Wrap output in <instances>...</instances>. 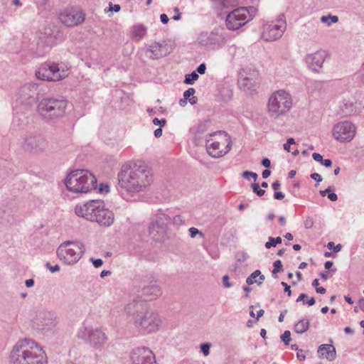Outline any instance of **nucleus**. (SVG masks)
Here are the masks:
<instances>
[{"label": "nucleus", "instance_id": "f257e3e1", "mask_svg": "<svg viewBox=\"0 0 364 364\" xmlns=\"http://www.w3.org/2000/svg\"><path fill=\"white\" fill-rule=\"evenodd\" d=\"M153 182V175L148 166L135 161L124 163L117 173V188L123 197L134 196L144 192Z\"/></svg>", "mask_w": 364, "mask_h": 364}, {"label": "nucleus", "instance_id": "7c9ffc66", "mask_svg": "<svg viewBox=\"0 0 364 364\" xmlns=\"http://www.w3.org/2000/svg\"><path fill=\"white\" fill-rule=\"evenodd\" d=\"M239 85L244 90H251L255 87V81L247 77H241L239 80Z\"/></svg>", "mask_w": 364, "mask_h": 364}, {"label": "nucleus", "instance_id": "20e7f679", "mask_svg": "<svg viewBox=\"0 0 364 364\" xmlns=\"http://www.w3.org/2000/svg\"><path fill=\"white\" fill-rule=\"evenodd\" d=\"M65 185L70 192L86 193L96 189L97 178L87 170L75 169L68 174Z\"/></svg>", "mask_w": 364, "mask_h": 364}, {"label": "nucleus", "instance_id": "9b49d317", "mask_svg": "<svg viewBox=\"0 0 364 364\" xmlns=\"http://www.w3.org/2000/svg\"><path fill=\"white\" fill-rule=\"evenodd\" d=\"M224 132L218 131L212 132L207 136L205 139V146L207 151L210 156L213 158H219L228 154L231 149V142L229 141L225 149H220V139L223 138Z\"/></svg>", "mask_w": 364, "mask_h": 364}, {"label": "nucleus", "instance_id": "3c124183", "mask_svg": "<svg viewBox=\"0 0 364 364\" xmlns=\"http://www.w3.org/2000/svg\"><path fill=\"white\" fill-rule=\"evenodd\" d=\"M223 283L225 288H230L232 286V284L229 282V277L228 275L223 277Z\"/></svg>", "mask_w": 364, "mask_h": 364}, {"label": "nucleus", "instance_id": "0e129e2a", "mask_svg": "<svg viewBox=\"0 0 364 364\" xmlns=\"http://www.w3.org/2000/svg\"><path fill=\"white\" fill-rule=\"evenodd\" d=\"M261 164L265 168H269L271 166V161L268 158H264L261 161Z\"/></svg>", "mask_w": 364, "mask_h": 364}, {"label": "nucleus", "instance_id": "cd10ccee", "mask_svg": "<svg viewBox=\"0 0 364 364\" xmlns=\"http://www.w3.org/2000/svg\"><path fill=\"white\" fill-rule=\"evenodd\" d=\"M341 114L345 117L355 115L359 112L352 102H343L341 106Z\"/></svg>", "mask_w": 364, "mask_h": 364}, {"label": "nucleus", "instance_id": "8fccbe9b", "mask_svg": "<svg viewBox=\"0 0 364 364\" xmlns=\"http://www.w3.org/2000/svg\"><path fill=\"white\" fill-rule=\"evenodd\" d=\"M153 123H154V125H159L160 127H162L166 125V120L164 118H163L161 119H159L158 118H154L153 119Z\"/></svg>", "mask_w": 364, "mask_h": 364}, {"label": "nucleus", "instance_id": "412c9836", "mask_svg": "<svg viewBox=\"0 0 364 364\" xmlns=\"http://www.w3.org/2000/svg\"><path fill=\"white\" fill-rule=\"evenodd\" d=\"M326 53L324 51H317L313 54L308 55L306 58L308 66L314 71H318L321 68L325 61Z\"/></svg>", "mask_w": 364, "mask_h": 364}, {"label": "nucleus", "instance_id": "c03bdc74", "mask_svg": "<svg viewBox=\"0 0 364 364\" xmlns=\"http://www.w3.org/2000/svg\"><path fill=\"white\" fill-rule=\"evenodd\" d=\"M242 177L245 179L250 180V177H252L255 181L257 179L258 175L252 171H245L242 173Z\"/></svg>", "mask_w": 364, "mask_h": 364}, {"label": "nucleus", "instance_id": "7ed1b4c3", "mask_svg": "<svg viewBox=\"0 0 364 364\" xmlns=\"http://www.w3.org/2000/svg\"><path fill=\"white\" fill-rule=\"evenodd\" d=\"M11 364H46L47 361L37 343L28 338L18 341L10 354Z\"/></svg>", "mask_w": 364, "mask_h": 364}, {"label": "nucleus", "instance_id": "f3484780", "mask_svg": "<svg viewBox=\"0 0 364 364\" xmlns=\"http://www.w3.org/2000/svg\"><path fill=\"white\" fill-rule=\"evenodd\" d=\"M17 100L21 104L31 105L38 98V86L34 83H27L21 86L18 92Z\"/></svg>", "mask_w": 364, "mask_h": 364}, {"label": "nucleus", "instance_id": "9d476101", "mask_svg": "<svg viewBox=\"0 0 364 364\" xmlns=\"http://www.w3.org/2000/svg\"><path fill=\"white\" fill-rule=\"evenodd\" d=\"M21 147L26 151L33 154H42L48 148V142L46 139L38 133H29L23 138Z\"/></svg>", "mask_w": 364, "mask_h": 364}, {"label": "nucleus", "instance_id": "c756f323", "mask_svg": "<svg viewBox=\"0 0 364 364\" xmlns=\"http://www.w3.org/2000/svg\"><path fill=\"white\" fill-rule=\"evenodd\" d=\"M92 330V327L82 326L79 329L77 336L82 340L89 341Z\"/></svg>", "mask_w": 364, "mask_h": 364}, {"label": "nucleus", "instance_id": "0eeeda50", "mask_svg": "<svg viewBox=\"0 0 364 364\" xmlns=\"http://www.w3.org/2000/svg\"><path fill=\"white\" fill-rule=\"evenodd\" d=\"M84 252L85 248L82 242L69 240L60 244L56 251L58 259L70 265L77 263Z\"/></svg>", "mask_w": 364, "mask_h": 364}, {"label": "nucleus", "instance_id": "49530a36", "mask_svg": "<svg viewBox=\"0 0 364 364\" xmlns=\"http://www.w3.org/2000/svg\"><path fill=\"white\" fill-rule=\"evenodd\" d=\"M46 267L51 273H55V272H58L60 270V266L59 265L55 264L54 266H52L50 262H47L46 264Z\"/></svg>", "mask_w": 364, "mask_h": 364}, {"label": "nucleus", "instance_id": "4d7b16f0", "mask_svg": "<svg viewBox=\"0 0 364 364\" xmlns=\"http://www.w3.org/2000/svg\"><path fill=\"white\" fill-rule=\"evenodd\" d=\"M310 177L316 181V182L319 183L321 181H322V177L321 176L320 174H318V173H313L310 175Z\"/></svg>", "mask_w": 364, "mask_h": 364}, {"label": "nucleus", "instance_id": "e2e57ef3", "mask_svg": "<svg viewBox=\"0 0 364 364\" xmlns=\"http://www.w3.org/2000/svg\"><path fill=\"white\" fill-rule=\"evenodd\" d=\"M274 198L276 200H282L284 198V193L281 191H275L274 193Z\"/></svg>", "mask_w": 364, "mask_h": 364}, {"label": "nucleus", "instance_id": "37998d69", "mask_svg": "<svg viewBox=\"0 0 364 364\" xmlns=\"http://www.w3.org/2000/svg\"><path fill=\"white\" fill-rule=\"evenodd\" d=\"M173 224L177 227H179L184 224L185 220L183 219V218L178 215H175L172 219Z\"/></svg>", "mask_w": 364, "mask_h": 364}, {"label": "nucleus", "instance_id": "a878e982", "mask_svg": "<svg viewBox=\"0 0 364 364\" xmlns=\"http://www.w3.org/2000/svg\"><path fill=\"white\" fill-rule=\"evenodd\" d=\"M106 340V336L101 330L96 328L92 330L89 342L92 345L103 344Z\"/></svg>", "mask_w": 364, "mask_h": 364}, {"label": "nucleus", "instance_id": "1a4fd4ad", "mask_svg": "<svg viewBox=\"0 0 364 364\" xmlns=\"http://www.w3.org/2000/svg\"><path fill=\"white\" fill-rule=\"evenodd\" d=\"M171 218L163 213L156 215L154 220L149 227V234L154 240L162 242L166 240L168 234V225L171 223Z\"/></svg>", "mask_w": 364, "mask_h": 364}, {"label": "nucleus", "instance_id": "423d86ee", "mask_svg": "<svg viewBox=\"0 0 364 364\" xmlns=\"http://www.w3.org/2000/svg\"><path fill=\"white\" fill-rule=\"evenodd\" d=\"M291 98L288 92L279 90L269 97L267 108L270 117L277 118L286 114L291 107Z\"/></svg>", "mask_w": 364, "mask_h": 364}, {"label": "nucleus", "instance_id": "473e14b6", "mask_svg": "<svg viewBox=\"0 0 364 364\" xmlns=\"http://www.w3.org/2000/svg\"><path fill=\"white\" fill-rule=\"evenodd\" d=\"M196 90L193 87H190L186 90L183 92V97L185 98V100H188L191 105H195L198 101L197 97L193 96Z\"/></svg>", "mask_w": 364, "mask_h": 364}, {"label": "nucleus", "instance_id": "5fc2aeb1", "mask_svg": "<svg viewBox=\"0 0 364 364\" xmlns=\"http://www.w3.org/2000/svg\"><path fill=\"white\" fill-rule=\"evenodd\" d=\"M281 284L284 287V292L287 294V296L289 297L291 296V289H290V286L288 285L286 282H281Z\"/></svg>", "mask_w": 364, "mask_h": 364}, {"label": "nucleus", "instance_id": "a18cd8bd", "mask_svg": "<svg viewBox=\"0 0 364 364\" xmlns=\"http://www.w3.org/2000/svg\"><path fill=\"white\" fill-rule=\"evenodd\" d=\"M327 247L329 250L333 249L335 252H339L341 250L342 245L341 244H338L337 245L335 246L333 242H329L327 244Z\"/></svg>", "mask_w": 364, "mask_h": 364}, {"label": "nucleus", "instance_id": "680f3d73", "mask_svg": "<svg viewBox=\"0 0 364 364\" xmlns=\"http://www.w3.org/2000/svg\"><path fill=\"white\" fill-rule=\"evenodd\" d=\"M358 77L360 78V81L364 83V63H363L359 73H358Z\"/></svg>", "mask_w": 364, "mask_h": 364}, {"label": "nucleus", "instance_id": "a211bd4d", "mask_svg": "<svg viewBox=\"0 0 364 364\" xmlns=\"http://www.w3.org/2000/svg\"><path fill=\"white\" fill-rule=\"evenodd\" d=\"M144 53L149 58L158 60L170 54L171 50L165 41L154 42L144 48Z\"/></svg>", "mask_w": 364, "mask_h": 364}, {"label": "nucleus", "instance_id": "f704fd0d", "mask_svg": "<svg viewBox=\"0 0 364 364\" xmlns=\"http://www.w3.org/2000/svg\"><path fill=\"white\" fill-rule=\"evenodd\" d=\"M198 77V74L196 71H193L191 73L186 75L183 82L187 85H193Z\"/></svg>", "mask_w": 364, "mask_h": 364}, {"label": "nucleus", "instance_id": "4be33fe9", "mask_svg": "<svg viewBox=\"0 0 364 364\" xmlns=\"http://www.w3.org/2000/svg\"><path fill=\"white\" fill-rule=\"evenodd\" d=\"M97 219L94 220V222H97L100 225L109 227L114 223V214L109 209L100 208L99 212L96 215Z\"/></svg>", "mask_w": 364, "mask_h": 364}, {"label": "nucleus", "instance_id": "ddd939ff", "mask_svg": "<svg viewBox=\"0 0 364 364\" xmlns=\"http://www.w3.org/2000/svg\"><path fill=\"white\" fill-rule=\"evenodd\" d=\"M251 19L250 11L246 7H240L230 12L225 19V24L229 30H237L245 25Z\"/></svg>", "mask_w": 364, "mask_h": 364}, {"label": "nucleus", "instance_id": "f8f14e48", "mask_svg": "<svg viewBox=\"0 0 364 364\" xmlns=\"http://www.w3.org/2000/svg\"><path fill=\"white\" fill-rule=\"evenodd\" d=\"M68 75L67 70H60L58 65L55 63H45L36 71L38 79L46 81H58Z\"/></svg>", "mask_w": 364, "mask_h": 364}, {"label": "nucleus", "instance_id": "6e6552de", "mask_svg": "<svg viewBox=\"0 0 364 364\" xmlns=\"http://www.w3.org/2000/svg\"><path fill=\"white\" fill-rule=\"evenodd\" d=\"M287 28L285 16L281 14L274 21L263 25L262 37L265 41H274L279 39Z\"/></svg>", "mask_w": 364, "mask_h": 364}, {"label": "nucleus", "instance_id": "2f4dec72", "mask_svg": "<svg viewBox=\"0 0 364 364\" xmlns=\"http://www.w3.org/2000/svg\"><path fill=\"white\" fill-rule=\"evenodd\" d=\"M146 33V28L142 24L134 25L132 28V34L135 37L142 38Z\"/></svg>", "mask_w": 364, "mask_h": 364}, {"label": "nucleus", "instance_id": "5701e85b", "mask_svg": "<svg viewBox=\"0 0 364 364\" xmlns=\"http://www.w3.org/2000/svg\"><path fill=\"white\" fill-rule=\"evenodd\" d=\"M162 294L161 288L156 284H151L147 286H145L142 289V295L144 297V299L146 300H154L156 299Z\"/></svg>", "mask_w": 364, "mask_h": 364}, {"label": "nucleus", "instance_id": "39448f33", "mask_svg": "<svg viewBox=\"0 0 364 364\" xmlns=\"http://www.w3.org/2000/svg\"><path fill=\"white\" fill-rule=\"evenodd\" d=\"M68 104L63 97L43 98L37 106V112L46 122L55 123L65 116Z\"/></svg>", "mask_w": 364, "mask_h": 364}, {"label": "nucleus", "instance_id": "09e8293b", "mask_svg": "<svg viewBox=\"0 0 364 364\" xmlns=\"http://www.w3.org/2000/svg\"><path fill=\"white\" fill-rule=\"evenodd\" d=\"M236 259L240 262H243L247 259V255L243 252H239L236 254Z\"/></svg>", "mask_w": 364, "mask_h": 364}, {"label": "nucleus", "instance_id": "c85d7f7f", "mask_svg": "<svg viewBox=\"0 0 364 364\" xmlns=\"http://www.w3.org/2000/svg\"><path fill=\"white\" fill-rule=\"evenodd\" d=\"M309 321L306 318H303L297 321L294 326V331L299 334H302L308 331L309 328Z\"/></svg>", "mask_w": 364, "mask_h": 364}, {"label": "nucleus", "instance_id": "79ce46f5", "mask_svg": "<svg viewBox=\"0 0 364 364\" xmlns=\"http://www.w3.org/2000/svg\"><path fill=\"white\" fill-rule=\"evenodd\" d=\"M211 344L210 343H204L200 345V350L204 355L207 356L210 354V348Z\"/></svg>", "mask_w": 364, "mask_h": 364}, {"label": "nucleus", "instance_id": "e433bc0d", "mask_svg": "<svg viewBox=\"0 0 364 364\" xmlns=\"http://www.w3.org/2000/svg\"><path fill=\"white\" fill-rule=\"evenodd\" d=\"M274 269L272 270V274L274 278H277V273L283 271V266L281 260L277 259L273 263Z\"/></svg>", "mask_w": 364, "mask_h": 364}, {"label": "nucleus", "instance_id": "774afa93", "mask_svg": "<svg viewBox=\"0 0 364 364\" xmlns=\"http://www.w3.org/2000/svg\"><path fill=\"white\" fill-rule=\"evenodd\" d=\"M321 164L327 168L331 167L332 166V161L329 159H323V162Z\"/></svg>", "mask_w": 364, "mask_h": 364}, {"label": "nucleus", "instance_id": "338daca9", "mask_svg": "<svg viewBox=\"0 0 364 364\" xmlns=\"http://www.w3.org/2000/svg\"><path fill=\"white\" fill-rule=\"evenodd\" d=\"M160 19H161V23L164 24H166L169 21L168 16L165 14H161Z\"/></svg>", "mask_w": 364, "mask_h": 364}, {"label": "nucleus", "instance_id": "72a5a7b5", "mask_svg": "<svg viewBox=\"0 0 364 364\" xmlns=\"http://www.w3.org/2000/svg\"><path fill=\"white\" fill-rule=\"evenodd\" d=\"M282 238L280 237H269L268 241L265 243L264 246L267 249H270L271 247H274L278 244L282 243Z\"/></svg>", "mask_w": 364, "mask_h": 364}, {"label": "nucleus", "instance_id": "58836bf2", "mask_svg": "<svg viewBox=\"0 0 364 364\" xmlns=\"http://www.w3.org/2000/svg\"><path fill=\"white\" fill-rule=\"evenodd\" d=\"M251 188L252 189V191L258 196H262L265 193V191L262 188H260V186L257 183H252L251 185Z\"/></svg>", "mask_w": 364, "mask_h": 364}, {"label": "nucleus", "instance_id": "4c0bfd02", "mask_svg": "<svg viewBox=\"0 0 364 364\" xmlns=\"http://www.w3.org/2000/svg\"><path fill=\"white\" fill-rule=\"evenodd\" d=\"M260 275V270L257 269L253 272L246 279V282L248 285H252L256 282V278Z\"/></svg>", "mask_w": 364, "mask_h": 364}, {"label": "nucleus", "instance_id": "de8ad7c7", "mask_svg": "<svg viewBox=\"0 0 364 364\" xmlns=\"http://www.w3.org/2000/svg\"><path fill=\"white\" fill-rule=\"evenodd\" d=\"M90 262L92 263L93 266L95 267V268H98V267H100L102 264H103V261L102 259H94V258H90Z\"/></svg>", "mask_w": 364, "mask_h": 364}, {"label": "nucleus", "instance_id": "b1692460", "mask_svg": "<svg viewBox=\"0 0 364 364\" xmlns=\"http://www.w3.org/2000/svg\"><path fill=\"white\" fill-rule=\"evenodd\" d=\"M317 353L319 357L325 355V358L329 361L334 360L336 357V348L331 344H321L318 346Z\"/></svg>", "mask_w": 364, "mask_h": 364}, {"label": "nucleus", "instance_id": "bb28decb", "mask_svg": "<svg viewBox=\"0 0 364 364\" xmlns=\"http://www.w3.org/2000/svg\"><path fill=\"white\" fill-rule=\"evenodd\" d=\"M214 6L218 9H228L237 6L240 0H212Z\"/></svg>", "mask_w": 364, "mask_h": 364}, {"label": "nucleus", "instance_id": "603ef678", "mask_svg": "<svg viewBox=\"0 0 364 364\" xmlns=\"http://www.w3.org/2000/svg\"><path fill=\"white\" fill-rule=\"evenodd\" d=\"M205 70H206V65L205 64L203 63H201L200 64L197 69H196V73H198L199 74H204L205 73Z\"/></svg>", "mask_w": 364, "mask_h": 364}, {"label": "nucleus", "instance_id": "c9c22d12", "mask_svg": "<svg viewBox=\"0 0 364 364\" xmlns=\"http://www.w3.org/2000/svg\"><path fill=\"white\" fill-rule=\"evenodd\" d=\"M321 21L323 23H327L330 26L332 23H337L338 21V17L337 16H323L321 18Z\"/></svg>", "mask_w": 364, "mask_h": 364}, {"label": "nucleus", "instance_id": "864d4df0", "mask_svg": "<svg viewBox=\"0 0 364 364\" xmlns=\"http://www.w3.org/2000/svg\"><path fill=\"white\" fill-rule=\"evenodd\" d=\"M47 3V0H37L36 5L39 11H42L44 9V6Z\"/></svg>", "mask_w": 364, "mask_h": 364}, {"label": "nucleus", "instance_id": "13d9d810", "mask_svg": "<svg viewBox=\"0 0 364 364\" xmlns=\"http://www.w3.org/2000/svg\"><path fill=\"white\" fill-rule=\"evenodd\" d=\"M333 190H334L333 186H328L326 189L320 191L319 193L321 196L324 197V196H327V194H328L329 192H331Z\"/></svg>", "mask_w": 364, "mask_h": 364}, {"label": "nucleus", "instance_id": "a19ab883", "mask_svg": "<svg viewBox=\"0 0 364 364\" xmlns=\"http://www.w3.org/2000/svg\"><path fill=\"white\" fill-rule=\"evenodd\" d=\"M281 339L285 345H289L291 341V332L288 330L285 331L281 336Z\"/></svg>", "mask_w": 364, "mask_h": 364}, {"label": "nucleus", "instance_id": "bf43d9fd", "mask_svg": "<svg viewBox=\"0 0 364 364\" xmlns=\"http://www.w3.org/2000/svg\"><path fill=\"white\" fill-rule=\"evenodd\" d=\"M173 11L175 13H177V15H175L174 16L172 17V18L174 20V21H179L181 19V14L179 11V9L178 7H175L173 9Z\"/></svg>", "mask_w": 364, "mask_h": 364}, {"label": "nucleus", "instance_id": "4468645a", "mask_svg": "<svg viewBox=\"0 0 364 364\" xmlns=\"http://www.w3.org/2000/svg\"><path fill=\"white\" fill-rule=\"evenodd\" d=\"M105 206L104 202L100 200H92L82 205H77L75 208V213L77 216L87 220L94 222L97 219L96 215L100 208Z\"/></svg>", "mask_w": 364, "mask_h": 364}, {"label": "nucleus", "instance_id": "ea45409f", "mask_svg": "<svg viewBox=\"0 0 364 364\" xmlns=\"http://www.w3.org/2000/svg\"><path fill=\"white\" fill-rule=\"evenodd\" d=\"M188 232L191 238H194L196 235H199L202 238L204 237V234L201 231L193 227L190 228Z\"/></svg>", "mask_w": 364, "mask_h": 364}, {"label": "nucleus", "instance_id": "aec40b11", "mask_svg": "<svg viewBox=\"0 0 364 364\" xmlns=\"http://www.w3.org/2000/svg\"><path fill=\"white\" fill-rule=\"evenodd\" d=\"M226 42L225 37L216 33L211 32L206 38V40L200 38V44L212 49L218 48L223 46Z\"/></svg>", "mask_w": 364, "mask_h": 364}, {"label": "nucleus", "instance_id": "dca6fc26", "mask_svg": "<svg viewBox=\"0 0 364 364\" xmlns=\"http://www.w3.org/2000/svg\"><path fill=\"white\" fill-rule=\"evenodd\" d=\"M130 360L132 364H156L153 352L146 347L133 349L130 354Z\"/></svg>", "mask_w": 364, "mask_h": 364}, {"label": "nucleus", "instance_id": "393cba45", "mask_svg": "<svg viewBox=\"0 0 364 364\" xmlns=\"http://www.w3.org/2000/svg\"><path fill=\"white\" fill-rule=\"evenodd\" d=\"M41 323L43 328H51L57 324L58 317L53 312H45L41 316Z\"/></svg>", "mask_w": 364, "mask_h": 364}, {"label": "nucleus", "instance_id": "6ab92c4d", "mask_svg": "<svg viewBox=\"0 0 364 364\" xmlns=\"http://www.w3.org/2000/svg\"><path fill=\"white\" fill-rule=\"evenodd\" d=\"M59 19L66 26H77L85 20L84 14L81 11L75 10H65L60 14Z\"/></svg>", "mask_w": 364, "mask_h": 364}, {"label": "nucleus", "instance_id": "6e6d98bb", "mask_svg": "<svg viewBox=\"0 0 364 364\" xmlns=\"http://www.w3.org/2000/svg\"><path fill=\"white\" fill-rule=\"evenodd\" d=\"M99 191L100 193H109V186L107 184L101 183L100 185Z\"/></svg>", "mask_w": 364, "mask_h": 364}, {"label": "nucleus", "instance_id": "69168bd1", "mask_svg": "<svg viewBox=\"0 0 364 364\" xmlns=\"http://www.w3.org/2000/svg\"><path fill=\"white\" fill-rule=\"evenodd\" d=\"M327 197L331 201H336L338 199L337 194L331 191L329 192L328 194H327Z\"/></svg>", "mask_w": 364, "mask_h": 364}, {"label": "nucleus", "instance_id": "2eb2a0df", "mask_svg": "<svg viewBox=\"0 0 364 364\" xmlns=\"http://www.w3.org/2000/svg\"><path fill=\"white\" fill-rule=\"evenodd\" d=\"M333 136L341 142L351 141L355 134V127L348 121L335 124L332 129Z\"/></svg>", "mask_w": 364, "mask_h": 364}, {"label": "nucleus", "instance_id": "f03ea898", "mask_svg": "<svg viewBox=\"0 0 364 364\" xmlns=\"http://www.w3.org/2000/svg\"><path fill=\"white\" fill-rule=\"evenodd\" d=\"M126 312L133 316L135 327L141 333H150L159 330L162 320L157 312L148 309L142 299H133L125 307Z\"/></svg>", "mask_w": 364, "mask_h": 364}, {"label": "nucleus", "instance_id": "052dcab7", "mask_svg": "<svg viewBox=\"0 0 364 364\" xmlns=\"http://www.w3.org/2000/svg\"><path fill=\"white\" fill-rule=\"evenodd\" d=\"M312 157L316 161L320 162L321 164L323 162V156L318 153H314Z\"/></svg>", "mask_w": 364, "mask_h": 364}]
</instances>
